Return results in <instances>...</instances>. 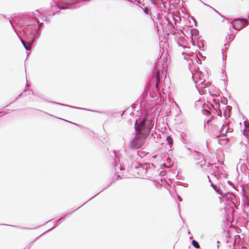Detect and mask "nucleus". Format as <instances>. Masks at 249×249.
I'll return each instance as SVG.
<instances>
[{
    "label": "nucleus",
    "mask_w": 249,
    "mask_h": 249,
    "mask_svg": "<svg viewBox=\"0 0 249 249\" xmlns=\"http://www.w3.org/2000/svg\"><path fill=\"white\" fill-rule=\"evenodd\" d=\"M194 164L196 170H201L206 166V161L203 157H199L195 160Z\"/></svg>",
    "instance_id": "20e7f679"
},
{
    "label": "nucleus",
    "mask_w": 249,
    "mask_h": 249,
    "mask_svg": "<svg viewBox=\"0 0 249 249\" xmlns=\"http://www.w3.org/2000/svg\"><path fill=\"white\" fill-rule=\"evenodd\" d=\"M222 195L220 194L218 191H214L211 197L212 201L214 203H221Z\"/></svg>",
    "instance_id": "39448f33"
},
{
    "label": "nucleus",
    "mask_w": 249,
    "mask_h": 249,
    "mask_svg": "<svg viewBox=\"0 0 249 249\" xmlns=\"http://www.w3.org/2000/svg\"><path fill=\"white\" fill-rule=\"evenodd\" d=\"M166 140L168 142L169 144L172 145L173 144V139L171 136H167L166 138Z\"/></svg>",
    "instance_id": "9d476101"
},
{
    "label": "nucleus",
    "mask_w": 249,
    "mask_h": 249,
    "mask_svg": "<svg viewBox=\"0 0 249 249\" xmlns=\"http://www.w3.org/2000/svg\"><path fill=\"white\" fill-rule=\"evenodd\" d=\"M135 127L136 134L144 136L145 138L149 134L150 131V127L149 125L145 124L144 121H141L139 123L136 122Z\"/></svg>",
    "instance_id": "f257e3e1"
},
{
    "label": "nucleus",
    "mask_w": 249,
    "mask_h": 249,
    "mask_svg": "<svg viewBox=\"0 0 249 249\" xmlns=\"http://www.w3.org/2000/svg\"><path fill=\"white\" fill-rule=\"evenodd\" d=\"M228 126L227 125L223 124L220 130L221 135L225 136L227 132Z\"/></svg>",
    "instance_id": "0eeeda50"
},
{
    "label": "nucleus",
    "mask_w": 249,
    "mask_h": 249,
    "mask_svg": "<svg viewBox=\"0 0 249 249\" xmlns=\"http://www.w3.org/2000/svg\"><path fill=\"white\" fill-rule=\"evenodd\" d=\"M21 41L23 44V45H24L25 48L27 50H29L30 49V47L32 45L33 42H34V40H33L32 41H31L30 42H28L27 43H26L23 39H21Z\"/></svg>",
    "instance_id": "6e6552de"
},
{
    "label": "nucleus",
    "mask_w": 249,
    "mask_h": 249,
    "mask_svg": "<svg viewBox=\"0 0 249 249\" xmlns=\"http://www.w3.org/2000/svg\"><path fill=\"white\" fill-rule=\"evenodd\" d=\"M192 245L196 249H199L200 248L198 243L195 240L192 241Z\"/></svg>",
    "instance_id": "1a4fd4ad"
},
{
    "label": "nucleus",
    "mask_w": 249,
    "mask_h": 249,
    "mask_svg": "<svg viewBox=\"0 0 249 249\" xmlns=\"http://www.w3.org/2000/svg\"><path fill=\"white\" fill-rule=\"evenodd\" d=\"M248 20L245 19H236L233 22V27L237 30H240L245 25H248Z\"/></svg>",
    "instance_id": "7ed1b4c3"
},
{
    "label": "nucleus",
    "mask_w": 249,
    "mask_h": 249,
    "mask_svg": "<svg viewBox=\"0 0 249 249\" xmlns=\"http://www.w3.org/2000/svg\"><path fill=\"white\" fill-rule=\"evenodd\" d=\"M146 138L136 134L135 138L131 143V147L135 149L140 148L145 143Z\"/></svg>",
    "instance_id": "f03ea898"
},
{
    "label": "nucleus",
    "mask_w": 249,
    "mask_h": 249,
    "mask_svg": "<svg viewBox=\"0 0 249 249\" xmlns=\"http://www.w3.org/2000/svg\"><path fill=\"white\" fill-rule=\"evenodd\" d=\"M160 71L159 70H156L155 72L154 73V76L155 77L156 79V87L158 88L159 83L160 82Z\"/></svg>",
    "instance_id": "423d86ee"
}]
</instances>
